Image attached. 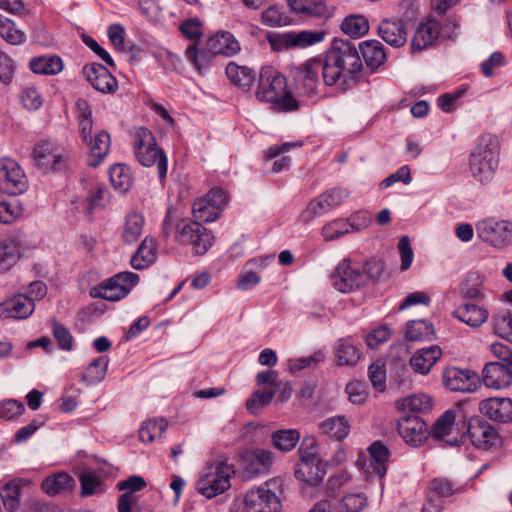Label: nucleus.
I'll return each mask as SVG.
<instances>
[{"label":"nucleus","mask_w":512,"mask_h":512,"mask_svg":"<svg viewBox=\"0 0 512 512\" xmlns=\"http://www.w3.org/2000/svg\"><path fill=\"white\" fill-rule=\"evenodd\" d=\"M192 210L195 221L190 219L176 221L173 212L169 210L163 220V233L168 237L175 228L177 242L191 246L197 255H204L212 246L214 237L212 232L202 226L200 222L215 221L220 215L219 209L202 198L194 202Z\"/></svg>","instance_id":"nucleus-1"},{"label":"nucleus","mask_w":512,"mask_h":512,"mask_svg":"<svg viewBox=\"0 0 512 512\" xmlns=\"http://www.w3.org/2000/svg\"><path fill=\"white\" fill-rule=\"evenodd\" d=\"M323 66V83L346 90L356 82L363 61L356 45L343 39H333L325 53L318 57Z\"/></svg>","instance_id":"nucleus-2"},{"label":"nucleus","mask_w":512,"mask_h":512,"mask_svg":"<svg viewBox=\"0 0 512 512\" xmlns=\"http://www.w3.org/2000/svg\"><path fill=\"white\" fill-rule=\"evenodd\" d=\"M383 271L379 260H369L365 263L342 260L331 275L332 285L341 293H350L365 286L369 281L376 280Z\"/></svg>","instance_id":"nucleus-3"},{"label":"nucleus","mask_w":512,"mask_h":512,"mask_svg":"<svg viewBox=\"0 0 512 512\" xmlns=\"http://www.w3.org/2000/svg\"><path fill=\"white\" fill-rule=\"evenodd\" d=\"M255 95L257 100L270 103L274 109L282 112H293L300 106V102L288 90L285 76L271 67L261 69Z\"/></svg>","instance_id":"nucleus-4"},{"label":"nucleus","mask_w":512,"mask_h":512,"mask_svg":"<svg viewBox=\"0 0 512 512\" xmlns=\"http://www.w3.org/2000/svg\"><path fill=\"white\" fill-rule=\"evenodd\" d=\"M499 163V149L497 142L491 135L480 137L479 141L470 153L469 170L472 177L486 184L495 174Z\"/></svg>","instance_id":"nucleus-5"},{"label":"nucleus","mask_w":512,"mask_h":512,"mask_svg":"<svg viewBox=\"0 0 512 512\" xmlns=\"http://www.w3.org/2000/svg\"><path fill=\"white\" fill-rule=\"evenodd\" d=\"M320 74L323 76V66L318 57L310 58L293 67L291 75L296 95L314 103L321 93Z\"/></svg>","instance_id":"nucleus-6"},{"label":"nucleus","mask_w":512,"mask_h":512,"mask_svg":"<svg viewBox=\"0 0 512 512\" xmlns=\"http://www.w3.org/2000/svg\"><path fill=\"white\" fill-rule=\"evenodd\" d=\"M134 150L139 163L145 167L157 165L159 179L162 181L167 175V156L157 147L155 138L150 130L139 127L134 135Z\"/></svg>","instance_id":"nucleus-7"},{"label":"nucleus","mask_w":512,"mask_h":512,"mask_svg":"<svg viewBox=\"0 0 512 512\" xmlns=\"http://www.w3.org/2000/svg\"><path fill=\"white\" fill-rule=\"evenodd\" d=\"M233 473L232 467L222 461L208 464L201 472L195 488L206 498H213L230 487Z\"/></svg>","instance_id":"nucleus-8"},{"label":"nucleus","mask_w":512,"mask_h":512,"mask_svg":"<svg viewBox=\"0 0 512 512\" xmlns=\"http://www.w3.org/2000/svg\"><path fill=\"white\" fill-rule=\"evenodd\" d=\"M465 419L460 411L448 410L435 422L432 435L449 446H459L465 441Z\"/></svg>","instance_id":"nucleus-9"},{"label":"nucleus","mask_w":512,"mask_h":512,"mask_svg":"<svg viewBox=\"0 0 512 512\" xmlns=\"http://www.w3.org/2000/svg\"><path fill=\"white\" fill-rule=\"evenodd\" d=\"M139 281V276L133 272H121L91 288L93 298H102L108 301H119L126 297L130 290Z\"/></svg>","instance_id":"nucleus-10"},{"label":"nucleus","mask_w":512,"mask_h":512,"mask_svg":"<svg viewBox=\"0 0 512 512\" xmlns=\"http://www.w3.org/2000/svg\"><path fill=\"white\" fill-rule=\"evenodd\" d=\"M271 485L276 481L266 482L263 486L249 490L244 496L246 512H281L282 503Z\"/></svg>","instance_id":"nucleus-11"},{"label":"nucleus","mask_w":512,"mask_h":512,"mask_svg":"<svg viewBox=\"0 0 512 512\" xmlns=\"http://www.w3.org/2000/svg\"><path fill=\"white\" fill-rule=\"evenodd\" d=\"M478 237L496 248L512 244V222L486 219L477 224Z\"/></svg>","instance_id":"nucleus-12"},{"label":"nucleus","mask_w":512,"mask_h":512,"mask_svg":"<svg viewBox=\"0 0 512 512\" xmlns=\"http://www.w3.org/2000/svg\"><path fill=\"white\" fill-rule=\"evenodd\" d=\"M324 36L325 33L322 31H290L271 35L268 37V41L273 50L306 48L321 42Z\"/></svg>","instance_id":"nucleus-13"},{"label":"nucleus","mask_w":512,"mask_h":512,"mask_svg":"<svg viewBox=\"0 0 512 512\" xmlns=\"http://www.w3.org/2000/svg\"><path fill=\"white\" fill-rule=\"evenodd\" d=\"M348 196L349 192L344 188L335 187L327 190L310 201L307 208L302 212L301 218L308 222L315 216H321L341 205Z\"/></svg>","instance_id":"nucleus-14"},{"label":"nucleus","mask_w":512,"mask_h":512,"mask_svg":"<svg viewBox=\"0 0 512 512\" xmlns=\"http://www.w3.org/2000/svg\"><path fill=\"white\" fill-rule=\"evenodd\" d=\"M28 188L27 178L18 165L12 159L0 161V190L9 195H19Z\"/></svg>","instance_id":"nucleus-15"},{"label":"nucleus","mask_w":512,"mask_h":512,"mask_svg":"<svg viewBox=\"0 0 512 512\" xmlns=\"http://www.w3.org/2000/svg\"><path fill=\"white\" fill-rule=\"evenodd\" d=\"M33 158L44 171H58L64 168L66 155L64 150L51 141L38 143L33 149Z\"/></svg>","instance_id":"nucleus-16"},{"label":"nucleus","mask_w":512,"mask_h":512,"mask_svg":"<svg viewBox=\"0 0 512 512\" xmlns=\"http://www.w3.org/2000/svg\"><path fill=\"white\" fill-rule=\"evenodd\" d=\"M467 437L476 448L482 450H488L499 442L497 432L480 418H472L468 423L465 422V439Z\"/></svg>","instance_id":"nucleus-17"},{"label":"nucleus","mask_w":512,"mask_h":512,"mask_svg":"<svg viewBox=\"0 0 512 512\" xmlns=\"http://www.w3.org/2000/svg\"><path fill=\"white\" fill-rule=\"evenodd\" d=\"M82 73L91 86L103 94H114L118 82L112 73L102 64L89 63L83 67Z\"/></svg>","instance_id":"nucleus-18"},{"label":"nucleus","mask_w":512,"mask_h":512,"mask_svg":"<svg viewBox=\"0 0 512 512\" xmlns=\"http://www.w3.org/2000/svg\"><path fill=\"white\" fill-rule=\"evenodd\" d=\"M397 430L403 440L414 447L421 445L429 434L427 424L416 414L400 418Z\"/></svg>","instance_id":"nucleus-19"},{"label":"nucleus","mask_w":512,"mask_h":512,"mask_svg":"<svg viewBox=\"0 0 512 512\" xmlns=\"http://www.w3.org/2000/svg\"><path fill=\"white\" fill-rule=\"evenodd\" d=\"M443 384L454 392H472L476 389V374L469 369L449 367L442 373Z\"/></svg>","instance_id":"nucleus-20"},{"label":"nucleus","mask_w":512,"mask_h":512,"mask_svg":"<svg viewBox=\"0 0 512 512\" xmlns=\"http://www.w3.org/2000/svg\"><path fill=\"white\" fill-rule=\"evenodd\" d=\"M482 414L491 420L507 423L512 421V400L510 398H488L480 402Z\"/></svg>","instance_id":"nucleus-21"},{"label":"nucleus","mask_w":512,"mask_h":512,"mask_svg":"<svg viewBox=\"0 0 512 512\" xmlns=\"http://www.w3.org/2000/svg\"><path fill=\"white\" fill-rule=\"evenodd\" d=\"M512 380V371L498 362L486 364L482 371V381L488 388L502 389L509 386Z\"/></svg>","instance_id":"nucleus-22"},{"label":"nucleus","mask_w":512,"mask_h":512,"mask_svg":"<svg viewBox=\"0 0 512 512\" xmlns=\"http://www.w3.org/2000/svg\"><path fill=\"white\" fill-rule=\"evenodd\" d=\"M379 36L389 45L399 48L407 41V30L399 19H385L378 26Z\"/></svg>","instance_id":"nucleus-23"},{"label":"nucleus","mask_w":512,"mask_h":512,"mask_svg":"<svg viewBox=\"0 0 512 512\" xmlns=\"http://www.w3.org/2000/svg\"><path fill=\"white\" fill-rule=\"evenodd\" d=\"M298 454L300 459V467L295 470V475L297 478L305 476V468L309 470L313 468L318 469L320 459L318 457L317 441L314 437L308 436L302 440L298 448Z\"/></svg>","instance_id":"nucleus-24"},{"label":"nucleus","mask_w":512,"mask_h":512,"mask_svg":"<svg viewBox=\"0 0 512 512\" xmlns=\"http://www.w3.org/2000/svg\"><path fill=\"white\" fill-rule=\"evenodd\" d=\"M441 356V348L437 345H432L417 350L410 358L409 363L414 372L426 375Z\"/></svg>","instance_id":"nucleus-25"},{"label":"nucleus","mask_w":512,"mask_h":512,"mask_svg":"<svg viewBox=\"0 0 512 512\" xmlns=\"http://www.w3.org/2000/svg\"><path fill=\"white\" fill-rule=\"evenodd\" d=\"M439 36V23L431 18L420 23L412 37L413 51H422L431 46Z\"/></svg>","instance_id":"nucleus-26"},{"label":"nucleus","mask_w":512,"mask_h":512,"mask_svg":"<svg viewBox=\"0 0 512 512\" xmlns=\"http://www.w3.org/2000/svg\"><path fill=\"white\" fill-rule=\"evenodd\" d=\"M89 148L88 164L92 167L99 166L110 151L111 139L107 131L101 130L84 142Z\"/></svg>","instance_id":"nucleus-27"},{"label":"nucleus","mask_w":512,"mask_h":512,"mask_svg":"<svg viewBox=\"0 0 512 512\" xmlns=\"http://www.w3.org/2000/svg\"><path fill=\"white\" fill-rule=\"evenodd\" d=\"M245 468L252 473L268 471L274 463V454L270 450L256 448L242 455Z\"/></svg>","instance_id":"nucleus-28"},{"label":"nucleus","mask_w":512,"mask_h":512,"mask_svg":"<svg viewBox=\"0 0 512 512\" xmlns=\"http://www.w3.org/2000/svg\"><path fill=\"white\" fill-rule=\"evenodd\" d=\"M452 315L473 328L480 327L488 319V311L475 303H465L457 306Z\"/></svg>","instance_id":"nucleus-29"},{"label":"nucleus","mask_w":512,"mask_h":512,"mask_svg":"<svg viewBox=\"0 0 512 512\" xmlns=\"http://www.w3.org/2000/svg\"><path fill=\"white\" fill-rule=\"evenodd\" d=\"M207 50L213 55L233 56L240 51V46L235 37L227 31H222L209 38Z\"/></svg>","instance_id":"nucleus-30"},{"label":"nucleus","mask_w":512,"mask_h":512,"mask_svg":"<svg viewBox=\"0 0 512 512\" xmlns=\"http://www.w3.org/2000/svg\"><path fill=\"white\" fill-rule=\"evenodd\" d=\"M357 48L359 54L361 53L360 57L363 59L362 61H364L371 71H375L384 64L386 53L383 45L379 41L367 40L362 42Z\"/></svg>","instance_id":"nucleus-31"},{"label":"nucleus","mask_w":512,"mask_h":512,"mask_svg":"<svg viewBox=\"0 0 512 512\" xmlns=\"http://www.w3.org/2000/svg\"><path fill=\"white\" fill-rule=\"evenodd\" d=\"M335 356L339 366H353L360 359L359 346L351 337L341 338L336 342Z\"/></svg>","instance_id":"nucleus-32"},{"label":"nucleus","mask_w":512,"mask_h":512,"mask_svg":"<svg viewBox=\"0 0 512 512\" xmlns=\"http://www.w3.org/2000/svg\"><path fill=\"white\" fill-rule=\"evenodd\" d=\"M368 452L370 455L369 466L376 472L381 482L387 473L390 451L381 441H375L369 446Z\"/></svg>","instance_id":"nucleus-33"},{"label":"nucleus","mask_w":512,"mask_h":512,"mask_svg":"<svg viewBox=\"0 0 512 512\" xmlns=\"http://www.w3.org/2000/svg\"><path fill=\"white\" fill-rule=\"evenodd\" d=\"M319 432L338 441L350 433V423L344 416L329 417L318 424Z\"/></svg>","instance_id":"nucleus-34"},{"label":"nucleus","mask_w":512,"mask_h":512,"mask_svg":"<svg viewBox=\"0 0 512 512\" xmlns=\"http://www.w3.org/2000/svg\"><path fill=\"white\" fill-rule=\"evenodd\" d=\"M156 244L152 237H145L138 250L131 258L134 269L142 270L149 267L156 260Z\"/></svg>","instance_id":"nucleus-35"},{"label":"nucleus","mask_w":512,"mask_h":512,"mask_svg":"<svg viewBox=\"0 0 512 512\" xmlns=\"http://www.w3.org/2000/svg\"><path fill=\"white\" fill-rule=\"evenodd\" d=\"M74 484L75 481L69 474L60 472L45 478L41 488L46 494L55 496L59 493L71 491Z\"/></svg>","instance_id":"nucleus-36"},{"label":"nucleus","mask_w":512,"mask_h":512,"mask_svg":"<svg viewBox=\"0 0 512 512\" xmlns=\"http://www.w3.org/2000/svg\"><path fill=\"white\" fill-rule=\"evenodd\" d=\"M4 309L12 318L25 319L33 313L35 304L31 297L20 294L6 301Z\"/></svg>","instance_id":"nucleus-37"},{"label":"nucleus","mask_w":512,"mask_h":512,"mask_svg":"<svg viewBox=\"0 0 512 512\" xmlns=\"http://www.w3.org/2000/svg\"><path fill=\"white\" fill-rule=\"evenodd\" d=\"M21 255L19 242L14 238L0 241V272L9 270L16 264Z\"/></svg>","instance_id":"nucleus-38"},{"label":"nucleus","mask_w":512,"mask_h":512,"mask_svg":"<svg viewBox=\"0 0 512 512\" xmlns=\"http://www.w3.org/2000/svg\"><path fill=\"white\" fill-rule=\"evenodd\" d=\"M290 8L300 14L314 17H329L330 12L323 0H287Z\"/></svg>","instance_id":"nucleus-39"},{"label":"nucleus","mask_w":512,"mask_h":512,"mask_svg":"<svg viewBox=\"0 0 512 512\" xmlns=\"http://www.w3.org/2000/svg\"><path fill=\"white\" fill-rule=\"evenodd\" d=\"M30 68L36 74L55 75L63 70V61L56 55H45L32 58Z\"/></svg>","instance_id":"nucleus-40"},{"label":"nucleus","mask_w":512,"mask_h":512,"mask_svg":"<svg viewBox=\"0 0 512 512\" xmlns=\"http://www.w3.org/2000/svg\"><path fill=\"white\" fill-rule=\"evenodd\" d=\"M144 218L136 212L129 213L123 225L122 239L125 243L131 244L136 242L143 231Z\"/></svg>","instance_id":"nucleus-41"},{"label":"nucleus","mask_w":512,"mask_h":512,"mask_svg":"<svg viewBox=\"0 0 512 512\" xmlns=\"http://www.w3.org/2000/svg\"><path fill=\"white\" fill-rule=\"evenodd\" d=\"M226 75L229 80L241 88H248L255 79V73L251 68L239 66L230 62L226 67Z\"/></svg>","instance_id":"nucleus-42"},{"label":"nucleus","mask_w":512,"mask_h":512,"mask_svg":"<svg viewBox=\"0 0 512 512\" xmlns=\"http://www.w3.org/2000/svg\"><path fill=\"white\" fill-rule=\"evenodd\" d=\"M483 279L477 273H470L460 285V294L463 298L481 301L484 298Z\"/></svg>","instance_id":"nucleus-43"},{"label":"nucleus","mask_w":512,"mask_h":512,"mask_svg":"<svg viewBox=\"0 0 512 512\" xmlns=\"http://www.w3.org/2000/svg\"><path fill=\"white\" fill-rule=\"evenodd\" d=\"M261 21L269 27H283L292 23V18L283 6L272 5L262 12Z\"/></svg>","instance_id":"nucleus-44"},{"label":"nucleus","mask_w":512,"mask_h":512,"mask_svg":"<svg viewBox=\"0 0 512 512\" xmlns=\"http://www.w3.org/2000/svg\"><path fill=\"white\" fill-rule=\"evenodd\" d=\"M299 438L300 435L296 429L277 430L271 435L273 446L282 452H289L294 449Z\"/></svg>","instance_id":"nucleus-45"},{"label":"nucleus","mask_w":512,"mask_h":512,"mask_svg":"<svg viewBox=\"0 0 512 512\" xmlns=\"http://www.w3.org/2000/svg\"><path fill=\"white\" fill-rule=\"evenodd\" d=\"M455 491V485L449 479L435 478L429 484L427 499L433 502H443L442 498L453 495Z\"/></svg>","instance_id":"nucleus-46"},{"label":"nucleus","mask_w":512,"mask_h":512,"mask_svg":"<svg viewBox=\"0 0 512 512\" xmlns=\"http://www.w3.org/2000/svg\"><path fill=\"white\" fill-rule=\"evenodd\" d=\"M22 480H13L6 483L0 491V497L3 505L9 511H16L20 505V490L22 487Z\"/></svg>","instance_id":"nucleus-47"},{"label":"nucleus","mask_w":512,"mask_h":512,"mask_svg":"<svg viewBox=\"0 0 512 512\" xmlns=\"http://www.w3.org/2000/svg\"><path fill=\"white\" fill-rule=\"evenodd\" d=\"M341 30L351 38H360L368 32L369 23L363 15H349L342 21Z\"/></svg>","instance_id":"nucleus-48"},{"label":"nucleus","mask_w":512,"mask_h":512,"mask_svg":"<svg viewBox=\"0 0 512 512\" xmlns=\"http://www.w3.org/2000/svg\"><path fill=\"white\" fill-rule=\"evenodd\" d=\"M146 482L143 477L133 475L128 477L125 480L119 481L117 483V489L119 491H125L123 494L120 495L118 505L121 503V499L123 496L127 495L129 496L130 503H129V512H132V507L136 503V497L134 496V492L141 491L143 488H145Z\"/></svg>","instance_id":"nucleus-49"},{"label":"nucleus","mask_w":512,"mask_h":512,"mask_svg":"<svg viewBox=\"0 0 512 512\" xmlns=\"http://www.w3.org/2000/svg\"><path fill=\"white\" fill-rule=\"evenodd\" d=\"M350 230H359V228L355 227L349 219H336L323 226L322 236L326 241H332L349 233Z\"/></svg>","instance_id":"nucleus-50"},{"label":"nucleus","mask_w":512,"mask_h":512,"mask_svg":"<svg viewBox=\"0 0 512 512\" xmlns=\"http://www.w3.org/2000/svg\"><path fill=\"white\" fill-rule=\"evenodd\" d=\"M433 336L432 324L424 320H411L406 325V338L409 341L429 340Z\"/></svg>","instance_id":"nucleus-51"},{"label":"nucleus","mask_w":512,"mask_h":512,"mask_svg":"<svg viewBox=\"0 0 512 512\" xmlns=\"http://www.w3.org/2000/svg\"><path fill=\"white\" fill-rule=\"evenodd\" d=\"M110 181L113 187L121 193L129 190L132 184L130 170L127 166L116 164L110 168Z\"/></svg>","instance_id":"nucleus-52"},{"label":"nucleus","mask_w":512,"mask_h":512,"mask_svg":"<svg viewBox=\"0 0 512 512\" xmlns=\"http://www.w3.org/2000/svg\"><path fill=\"white\" fill-rule=\"evenodd\" d=\"M166 428L167 422L163 418L148 420L139 429V438L142 442L150 443L161 437Z\"/></svg>","instance_id":"nucleus-53"},{"label":"nucleus","mask_w":512,"mask_h":512,"mask_svg":"<svg viewBox=\"0 0 512 512\" xmlns=\"http://www.w3.org/2000/svg\"><path fill=\"white\" fill-rule=\"evenodd\" d=\"M0 37L12 45L22 44L26 40L24 32L15 27L13 21L0 14Z\"/></svg>","instance_id":"nucleus-54"},{"label":"nucleus","mask_w":512,"mask_h":512,"mask_svg":"<svg viewBox=\"0 0 512 512\" xmlns=\"http://www.w3.org/2000/svg\"><path fill=\"white\" fill-rule=\"evenodd\" d=\"M397 406L402 409H408L411 414L415 412H425L431 409V398L427 394H415L397 401Z\"/></svg>","instance_id":"nucleus-55"},{"label":"nucleus","mask_w":512,"mask_h":512,"mask_svg":"<svg viewBox=\"0 0 512 512\" xmlns=\"http://www.w3.org/2000/svg\"><path fill=\"white\" fill-rule=\"evenodd\" d=\"M108 359L104 356L95 359L86 369L82 376V381L89 384H97L102 381L106 375Z\"/></svg>","instance_id":"nucleus-56"},{"label":"nucleus","mask_w":512,"mask_h":512,"mask_svg":"<svg viewBox=\"0 0 512 512\" xmlns=\"http://www.w3.org/2000/svg\"><path fill=\"white\" fill-rule=\"evenodd\" d=\"M493 328L497 335L512 343V312H499L493 316Z\"/></svg>","instance_id":"nucleus-57"},{"label":"nucleus","mask_w":512,"mask_h":512,"mask_svg":"<svg viewBox=\"0 0 512 512\" xmlns=\"http://www.w3.org/2000/svg\"><path fill=\"white\" fill-rule=\"evenodd\" d=\"M185 55L199 73L203 74L209 67L212 54L207 49L199 51L196 46H189L185 51Z\"/></svg>","instance_id":"nucleus-58"},{"label":"nucleus","mask_w":512,"mask_h":512,"mask_svg":"<svg viewBox=\"0 0 512 512\" xmlns=\"http://www.w3.org/2000/svg\"><path fill=\"white\" fill-rule=\"evenodd\" d=\"M81 494L90 496L101 492L102 481L94 471H84L80 475Z\"/></svg>","instance_id":"nucleus-59"},{"label":"nucleus","mask_w":512,"mask_h":512,"mask_svg":"<svg viewBox=\"0 0 512 512\" xmlns=\"http://www.w3.org/2000/svg\"><path fill=\"white\" fill-rule=\"evenodd\" d=\"M367 505V498L362 493H350L339 501L341 512H360Z\"/></svg>","instance_id":"nucleus-60"},{"label":"nucleus","mask_w":512,"mask_h":512,"mask_svg":"<svg viewBox=\"0 0 512 512\" xmlns=\"http://www.w3.org/2000/svg\"><path fill=\"white\" fill-rule=\"evenodd\" d=\"M275 394V389H264V390H257L253 393L251 398H249L246 402L247 409L250 410L252 413H256V411L268 405L271 400L273 399Z\"/></svg>","instance_id":"nucleus-61"},{"label":"nucleus","mask_w":512,"mask_h":512,"mask_svg":"<svg viewBox=\"0 0 512 512\" xmlns=\"http://www.w3.org/2000/svg\"><path fill=\"white\" fill-rule=\"evenodd\" d=\"M52 332L60 349L66 351H71L73 349V337L64 325L57 321H53Z\"/></svg>","instance_id":"nucleus-62"},{"label":"nucleus","mask_w":512,"mask_h":512,"mask_svg":"<svg viewBox=\"0 0 512 512\" xmlns=\"http://www.w3.org/2000/svg\"><path fill=\"white\" fill-rule=\"evenodd\" d=\"M109 201V191L102 185H96L88 197L89 210L104 207Z\"/></svg>","instance_id":"nucleus-63"},{"label":"nucleus","mask_w":512,"mask_h":512,"mask_svg":"<svg viewBox=\"0 0 512 512\" xmlns=\"http://www.w3.org/2000/svg\"><path fill=\"white\" fill-rule=\"evenodd\" d=\"M22 214V209L16 204L0 200V223L10 224Z\"/></svg>","instance_id":"nucleus-64"}]
</instances>
